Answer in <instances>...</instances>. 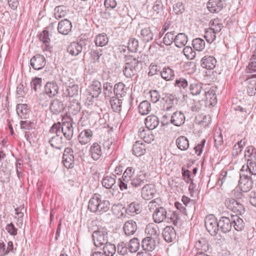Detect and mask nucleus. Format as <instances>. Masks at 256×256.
<instances>
[{
	"mask_svg": "<svg viewBox=\"0 0 256 256\" xmlns=\"http://www.w3.org/2000/svg\"><path fill=\"white\" fill-rule=\"evenodd\" d=\"M162 205V202L158 198L151 200L148 204V209L152 212V220L156 224L166 222L168 218V213Z\"/></svg>",
	"mask_w": 256,
	"mask_h": 256,
	"instance_id": "1",
	"label": "nucleus"
},
{
	"mask_svg": "<svg viewBox=\"0 0 256 256\" xmlns=\"http://www.w3.org/2000/svg\"><path fill=\"white\" fill-rule=\"evenodd\" d=\"M125 61V66L123 70L124 74L126 78H132L140 70L138 64L140 61L138 60V58L132 56H126Z\"/></svg>",
	"mask_w": 256,
	"mask_h": 256,
	"instance_id": "2",
	"label": "nucleus"
},
{
	"mask_svg": "<svg viewBox=\"0 0 256 256\" xmlns=\"http://www.w3.org/2000/svg\"><path fill=\"white\" fill-rule=\"evenodd\" d=\"M50 132L52 134H56V136L52 137L50 140L51 146L58 150H61L64 147L62 137L64 136L63 127L60 122L54 124L50 128Z\"/></svg>",
	"mask_w": 256,
	"mask_h": 256,
	"instance_id": "3",
	"label": "nucleus"
},
{
	"mask_svg": "<svg viewBox=\"0 0 256 256\" xmlns=\"http://www.w3.org/2000/svg\"><path fill=\"white\" fill-rule=\"evenodd\" d=\"M92 238L96 246L99 247L104 245L108 242V232L104 228H98L94 232Z\"/></svg>",
	"mask_w": 256,
	"mask_h": 256,
	"instance_id": "4",
	"label": "nucleus"
},
{
	"mask_svg": "<svg viewBox=\"0 0 256 256\" xmlns=\"http://www.w3.org/2000/svg\"><path fill=\"white\" fill-rule=\"evenodd\" d=\"M216 89V87L204 84V94L202 98V100L206 101L210 106H215L217 103Z\"/></svg>",
	"mask_w": 256,
	"mask_h": 256,
	"instance_id": "5",
	"label": "nucleus"
},
{
	"mask_svg": "<svg viewBox=\"0 0 256 256\" xmlns=\"http://www.w3.org/2000/svg\"><path fill=\"white\" fill-rule=\"evenodd\" d=\"M206 230L211 236H216L219 230L218 222L216 218L212 214L206 216L204 221Z\"/></svg>",
	"mask_w": 256,
	"mask_h": 256,
	"instance_id": "6",
	"label": "nucleus"
},
{
	"mask_svg": "<svg viewBox=\"0 0 256 256\" xmlns=\"http://www.w3.org/2000/svg\"><path fill=\"white\" fill-rule=\"evenodd\" d=\"M104 5L106 8V12L104 13L105 18L106 19H116L118 14L114 10L118 5L116 0H105Z\"/></svg>",
	"mask_w": 256,
	"mask_h": 256,
	"instance_id": "7",
	"label": "nucleus"
},
{
	"mask_svg": "<svg viewBox=\"0 0 256 256\" xmlns=\"http://www.w3.org/2000/svg\"><path fill=\"white\" fill-rule=\"evenodd\" d=\"M254 182L250 176L246 174L240 173L239 186L243 192H248L252 188Z\"/></svg>",
	"mask_w": 256,
	"mask_h": 256,
	"instance_id": "8",
	"label": "nucleus"
},
{
	"mask_svg": "<svg viewBox=\"0 0 256 256\" xmlns=\"http://www.w3.org/2000/svg\"><path fill=\"white\" fill-rule=\"evenodd\" d=\"M72 143V141H70L66 144L68 146L65 148V153L68 154L67 158H65V168H72L74 165L73 153L74 148H76V146Z\"/></svg>",
	"mask_w": 256,
	"mask_h": 256,
	"instance_id": "9",
	"label": "nucleus"
},
{
	"mask_svg": "<svg viewBox=\"0 0 256 256\" xmlns=\"http://www.w3.org/2000/svg\"><path fill=\"white\" fill-rule=\"evenodd\" d=\"M148 173L144 170H140L137 176L132 178L130 184L132 186L138 188L148 182Z\"/></svg>",
	"mask_w": 256,
	"mask_h": 256,
	"instance_id": "10",
	"label": "nucleus"
},
{
	"mask_svg": "<svg viewBox=\"0 0 256 256\" xmlns=\"http://www.w3.org/2000/svg\"><path fill=\"white\" fill-rule=\"evenodd\" d=\"M39 40L42 43V48L45 51H50L52 48L50 46V38L49 32L44 30L38 34Z\"/></svg>",
	"mask_w": 256,
	"mask_h": 256,
	"instance_id": "11",
	"label": "nucleus"
},
{
	"mask_svg": "<svg viewBox=\"0 0 256 256\" xmlns=\"http://www.w3.org/2000/svg\"><path fill=\"white\" fill-rule=\"evenodd\" d=\"M162 101L164 102L163 110L165 111H168L174 108V102L176 101V98L174 95L166 94L162 95Z\"/></svg>",
	"mask_w": 256,
	"mask_h": 256,
	"instance_id": "12",
	"label": "nucleus"
},
{
	"mask_svg": "<svg viewBox=\"0 0 256 256\" xmlns=\"http://www.w3.org/2000/svg\"><path fill=\"white\" fill-rule=\"evenodd\" d=\"M148 237L160 240V231L158 226L154 223H150L146 226L145 230Z\"/></svg>",
	"mask_w": 256,
	"mask_h": 256,
	"instance_id": "13",
	"label": "nucleus"
},
{
	"mask_svg": "<svg viewBox=\"0 0 256 256\" xmlns=\"http://www.w3.org/2000/svg\"><path fill=\"white\" fill-rule=\"evenodd\" d=\"M224 2L222 0H209L207 8L211 13H218L224 7Z\"/></svg>",
	"mask_w": 256,
	"mask_h": 256,
	"instance_id": "14",
	"label": "nucleus"
},
{
	"mask_svg": "<svg viewBox=\"0 0 256 256\" xmlns=\"http://www.w3.org/2000/svg\"><path fill=\"white\" fill-rule=\"evenodd\" d=\"M30 64L35 70H40L46 64L45 58L41 54H36L30 59Z\"/></svg>",
	"mask_w": 256,
	"mask_h": 256,
	"instance_id": "15",
	"label": "nucleus"
},
{
	"mask_svg": "<svg viewBox=\"0 0 256 256\" xmlns=\"http://www.w3.org/2000/svg\"><path fill=\"white\" fill-rule=\"evenodd\" d=\"M159 240L147 236L142 240V246L144 250L152 252L155 248L156 246L159 244Z\"/></svg>",
	"mask_w": 256,
	"mask_h": 256,
	"instance_id": "16",
	"label": "nucleus"
},
{
	"mask_svg": "<svg viewBox=\"0 0 256 256\" xmlns=\"http://www.w3.org/2000/svg\"><path fill=\"white\" fill-rule=\"evenodd\" d=\"M241 174H246L249 176H256V163L254 160H248L247 164L244 165L241 170Z\"/></svg>",
	"mask_w": 256,
	"mask_h": 256,
	"instance_id": "17",
	"label": "nucleus"
},
{
	"mask_svg": "<svg viewBox=\"0 0 256 256\" xmlns=\"http://www.w3.org/2000/svg\"><path fill=\"white\" fill-rule=\"evenodd\" d=\"M232 218L226 216L221 217L218 221L219 230L224 232L226 233L230 231L232 228Z\"/></svg>",
	"mask_w": 256,
	"mask_h": 256,
	"instance_id": "18",
	"label": "nucleus"
},
{
	"mask_svg": "<svg viewBox=\"0 0 256 256\" xmlns=\"http://www.w3.org/2000/svg\"><path fill=\"white\" fill-rule=\"evenodd\" d=\"M90 154L94 160H97L102 156V150L100 144L94 142L90 146Z\"/></svg>",
	"mask_w": 256,
	"mask_h": 256,
	"instance_id": "19",
	"label": "nucleus"
},
{
	"mask_svg": "<svg viewBox=\"0 0 256 256\" xmlns=\"http://www.w3.org/2000/svg\"><path fill=\"white\" fill-rule=\"evenodd\" d=\"M155 192L156 190L154 185L146 184L142 189V196L146 200H149L153 198Z\"/></svg>",
	"mask_w": 256,
	"mask_h": 256,
	"instance_id": "20",
	"label": "nucleus"
},
{
	"mask_svg": "<svg viewBox=\"0 0 256 256\" xmlns=\"http://www.w3.org/2000/svg\"><path fill=\"white\" fill-rule=\"evenodd\" d=\"M201 65L202 68L208 69H214L216 64V60L215 58L212 56H206L203 57L201 60Z\"/></svg>",
	"mask_w": 256,
	"mask_h": 256,
	"instance_id": "21",
	"label": "nucleus"
},
{
	"mask_svg": "<svg viewBox=\"0 0 256 256\" xmlns=\"http://www.w3.org/2000/svg\"><path fill=\"white\" fill-rule=\"evenodd\" d=\"M162 234L164 240L168 242H172L176 238V231L170 226H166L164 229Z\"/></svg>",
	"mask_w": 256,
	"mask_h": 256,
	"instance_id": "22",
	"label": "nucleus"
},
{
	"mask_svg": "<svg viewBox=\"0 0 256 256\" xmlns=\"http://www.w3.org/2000/svg\"><path fill=\"white\" fill-rule=\"evenodd\" d=\"M73 124L71 118L68 116L67 114H65V138L70 140L74 134Z\"/></svg>",
	"mask_w": 256,
	"mask_h": 256,
	"instance_id": "23",
	"label": "nucleus"
},
{
	"mask_svg": "<svg viewBox=\"0 0 256 256\" xmlns=\"http://www.w3.org/2000/svg\"><path fill=\"white\" fill-rule=\"evenodd\" d=\"M92 136V132L90 129H86L80 134L78 140L81 144H86L91 140Z\"/></svg>",
	"mask_w": 256,
	"mask_h": 256,
	"instance_id": "24",
	"label": "nucleus"
},
{
	"mask_svg": "<svg viewBox=\"0 0 256 256\" xmlns=\"http://www.w3.org/2000/svg\"><path fill=\"white\" fill-rule=\"evenodd\" d=\"M185 116L184 114L180 111H176L171 116L170 122L176 126H180L185 122Z\"/></svg>",
	"mask_w": 256,
	"mask_h": 256,
	"instance_id": "25",
	"label": "nucleus"
},
{
	"mask_svg": "<svg viewBox=\"0 0 256 256\" xmlns=\"http://www.w3.org/2000/svg\"><path fill=\"white\" fill-rule=\"evenodd\" d=\"M82 42H72L67 48V52L72 56L78 55L82 49Z\"/></svg>",
	"mask_w": 256,
	"mask_h": 256,
	"instance_id": "26",
	"label": "nucleus"
},
{
	"mask_svg": "<svg viewBox=\"0 0 256 256\" xmlns=\"http://www.w3.org/2000/svg\"><path fill=\"white\" fill-rule=\"evenodd\" d=\"M144 123L146 128L152 130L158 126L159 119L155 115H150L146 118Z\"/></svg>",
	"mask_w": 256,
	"mask_h": 256,
	"instance_id": "27",
	"label": "nucleus"
},
{
	"mask_svg": "<svg viewBox=\"0 0 256 256\" xmlns=\"http://www.w3.org/2000/svg\"><path fill=\"white\" fill-rule=\"evenodd\" d=\"M138 136L141 139L147 143H150L154 138V136L151 134L150 130L144 128V127L140 128Z\"/></svg>",
	"mask_w": 256,
	"mask_h": 256,
	"instance_id": "28",
	"label": "nucleus"
},
{
	"mask_svg": "<svg viewBox=\"0 0 256 256\" xmlns=\"http://www.w3.org/2000/svg\"><path fill=\"white\" fill-rule=\"evenodd\" d=\"M123 229L126 236L133 235L137 230L136 224L133 220H128L124 224Z\"/></svg>",
	"mask_w": 256,
	"mask_h": 256,
	"instance_id": "29",
	"label": "nucleus"
},
{
	"mask_svg": "<svg viewBox=\"0 0 256 256\" xmlns=\"http://www.w3.org/2000/svg\"><path fill=\"white\" fill-rule=\"evenodd\" d=\"M146 148L144 143L136 141L133 146L132 154L136 156H140L146 153Z\"/></svg>",
	"mask_w": 256,
	"mask_h": 256,
	"instance_id": "30",
	"label": "nucleus"
},
{
	"mask_svg": "<svg viewBox=\"0 0 256 256\" xmlns=\"http://www.w3.org/2000/svg\"><path fill=\"white\" fill-rule=\"evenodd\" d=\"M154 33L150 27L142 28L140 32V38L145 42H148L152 40Z\"/></svg>",
	"mask_w": 256,
	"mask_h": 256,
	"instance_id": "31",
	"label": "nucleus"
},
{
	"mask_svg": "<svg viewBox=\"0 0 256 256\" xmlns=\"http://www.w3.org/2000/svg\"><path fill=\"white\" fill-rule=\"evenodd\" d=\"M232 225L234 229L238 231H240L244 228V222L242 219L237 215H232Z\"/></svg>",
	"mask_w": 256,
	"mask_h": 256,
	"instance_id": "32",
	"label": "nucleus"
},
{
	"mask_svg": "<svg viewBox=\"0 0 256 256\" xmlns=\"http://www.w3.org/2000/svg\"><path fill=\"white\" fill-rule=\"evenodd\" d=\"M44 90L52 98L58 93V87L56 83L48 82L44 86Z\"/></svg>",
	"mask_w": 256,
	"mask_h": 256,
	"instance_id": "33",
	"label": "nucleus"
},
{
	"mask_svg": "<svg viewBox=\"0 0 256 256\" xmlns=\"http://www.w3.org/2000/svg\"><path fill=\"white\" fill-rule=\"evenodd\" d=\"M128 88H126L125 85L122 82H118L116 84L114 88V92L118 97L122 98L124 96Z\"/></svg>",
	"mask_w": 256,
	"mask_h": 256,
	"instance_id": "34",
	"label": "nucleus"
},
{
	"mask_svg": "<svg viewBox=\"0 0 256 256\" xmlns=\"http://www.w3.org/2000/svg\"><path fill=\"white\" fill-rule=\"evenodd\" d=\"M68 112L69 114H76L80 110V108L78 100L73 98L72 100H69V104H67Z\"/></svg>",
	"mask_w": 256,
	"mask_h": 256,
	"instance_id": "35",
	"label": "nucleus"
},
{
	"mask_svg": "<svg viewBox=\"0 0 256 256\" xmlns=\"http://www.w3.org/2000/svg\"><path fill=\"white\" fill-rule=\"evenodd\" d=\"M188 42V36L184 33L178 34L174 38V43L178 48H182Z\"/></svg>",
	"mask_w": 256,
	"mask_h": 256,
	"instance_id": "36",
	"label": "nucleus"
},
{
	"mask_svg": "<svg viewBox=\"0 0 256 256\" xmlns=\"http://www.w3.org/2000/svg\"><path fill=\"white\" fill-rule=\"evenodd\" d=\"M64 109L62 102L58 99L54 100L50 106V110L54 114H58Z\"/></svg>",
	"mask_w": 256,
	"mask_h": 256,
	"instance_id": "37",
	"label": "nucleus"
},
{
	"mask_svg": "<svg viewBox=\"0 0 256 256\" xmlns=\"http://www.w3.org/2000/svg\"><path fill=\"white\" fill-rule=\"evenodd\" d=\"M100 202V198L98 196H94L91 198L89 201L88 208L93 212H97L98 210L99 202Z\"/></svg>",
	"mask_w": 256,
	"mask_h": 256,
	"instance_id": "38",
	"label": "nucleus"
},
{
	"mask_svg": "<svg viewBox=\"0 0 256 256\" xmlns=\"http://www.w3.org/2000/svg\"><path fill=\"white\" fill-rule=\"evenodd\" d=\"M108 38L106 34L102 33L96 36L94 38V42L96 46H103L107 44Z\"/></svg>",
	"mask_w": 256,
	"mask_h": 256,
	"instance_id": "39",
	"label": "nucleus"
},
{
	"mask_svg": "<svg viewBox=\"0 0 256 256\" xmlns=\"http://www.w3.org/2000/svg\"><path fill=\"white\" fill-rule=\"evenodd\" d=\"M178 148L182 150H186L189 146V142L187 138L184 136L178 137L176 140Z\"/></svg>",
	"mask_w": 256,
	"mask_h": 256,
	"instance_id": "40",
	"label": "nucleus"
},
{
	"mask_svg": "<svg viewBox=\"0 0 256 256\" xmlns=\"http://www.w3.org/2000/svg\"><path fill=\"white\" fill-rule=\"evenodd\" d=\"M90 94L93 98H97L102 92L101 84L99 82H94L90 88Z\"/></svg>",
	"mask_w": 256,
	"mask_h": 256,
	"instance_id": "41",
	"label": "nucleus"
},
{
	"mask_svg": "<svg viewBox=\"0 0 256 256\" xmlns=\"http://www.w3.org/2000/svg\"><path fill=\"white\" fill-rule=\"evenodd\" d=\"M162 77L166 81L172 80L174 77V70L169 67H165L160 72Z\"/></svg>",
	"mask_w": 256,
	"mask_h": 256,
	"instance_id": "42",
	"label": "nucleus"
},
{
	"mask_svg": "<svg viewBox=\"0 0 256 256\" xmlns=\"http://www.w3.org/2000/svg\"><path fill=\"white\" fill-rule=\"evenodd\" d=\"M116 176L112 174L110 176H106L102 181V186L106 188H110L116 183Z\"/></svg>",
	"mask_w": 256,
	"mask_h": 256,
	"instance_id": "43",
	"label": "nucleus"
},
{
	"mask_svg": "<svg viewBox=\"0 0 256 256\" xmlns=\"http://www.w3.org/2000/svg\"><path fill=\"white\" fill-rule=\"evenodd\" d=\"M102 251L106 256H113L116 253V247L114 244L108 242L104 244Z\"/></svg>",
	"mask_w": 256,
	"mask_h": 256,
	"instance_id": "44",
	"label": "nucleus"
},
{
	"mask_svg": "<svg viewBox=\"0 0 256 256\" xmlns=\"http://www.w3.org/2000/svg\"><path fill=\"white\" fill-rule=\"evenodd\" d=\"M189 88L192 95L197 96L200 94L202 90H204V86L201 83L194 82L190 84Z\"/></svg>",
	"mask_w": 256,
	"mask_h": 256,
	"instance_id": "45",
	"label": "nucleus"
},
{
	"mask_svg": "<svg viewBox=\"0 0 256 256\" xmlns=\"http://www.w3.org/2000/svg\"><path fill=\"white\" fill-rule=\"evenodd\" d=\"M138 110L142 115L147 114L151 110L150 103L148 100L142 101L139 104Z\"/></svg>",
	"mask_w": 256,
	"mask_h": 256,
	"instance_id": "46",
	"label": "nucleus"
},
{
	"mask_svg": "<svg viewBox=\"0 0 256 256\" xmlns=\"http://www.w3.org/2000/svg\"><path fill=\"white\" fill-rule=\"evenodd\" d=\"M209 26L210 28H212L216 33L220 32L223 27L222 24L220 22V20L218 18L212 20L209 23Z\"/></svg>",
	"mask_w": 256,
	"mask_h": 256,
	"instance_id": "47",
	"label": "nucleus"
},
{
	"mask_svg": "<svg viewBox=\"0 0 256 256\" xmlns=\"http://www.w3.org/2000/svg\"><path fill=\"white\" fill-rule=\"evenodd\" d=\"M122 103V100H120L118 98L114 96H112L110 100V104L112 108L115 112H120Z\"/></svg>",
	"mask_w": 256,
	"mask_h": 256,
	"instance_id": "48",
	"label": "nucleus"
},
{
	"mask_svg": "<svg viewBox=\"0 0 256 256\" xmlns=\"http://www.w3.org/2000/svg\"><path fill=\"white\" fill-rule=\"evenodd\" d=\"M195 247L198 250L206 252L209 249V244L204 238H201L196 242Z\"/></svg>",
	"mask_w": 256,
	"mask_h": 256,
	"instance_id": "49",
	"label": "nucleus"
},
{
	"mask_svg": "<svg viewBox=\"0 0 256 256\" xmlns=\"http://www.w3.org/2000/svg\"><path fill=\"white\" fill-rule=\"evenodd\" d=\"M194 48L198 51H202L205 48V42L200 38H196L192 40V43Z\"/></svg>",
	"mask_w": 256,
	"mask_h": 256,
	"instance_id": "50",
	"label": "nucleus"
},
{
	"mask_svg": "<svg viewBox=\"0 0 256 256\" xmlns=\"http://www.w3.org/2000/svg\"><path fill=\"white\" fill-rule=\"evenodd\" d=\"M216 34L212 28H208L205 30L204 37L208 42L210 44L216 40Z\"/></svg>",
	"mask_w": 256,
	"mask_h": 256,
	"instance_id": "51",
	"label": "nucleus"
},
{
	"mask_svg": "<svg viewBox=\"0 0 256 256\" xmlns=\"http://www.w3.org/2000/svg\"><path fill=\"white\" fill-rule=\"evenodd\" d=\"M140 248V240L137 238H134L130 240L128 244V250L130 252H136Z\"/></svg>",
	"mask_w": 256,
	"mask_h": 256,
	"instance_id": "52",
	"label": "nucleus"
},
{
	"mask_svg": "<svg viewBox=\"0 0 256 256\" xmlns=\"http://www.w3.org/2000/svg\"><path fill=\"white\" fill-rule=\"evenodd\" d=\"M50 98L51 97H50V96L45 92L40 93L38 97L39 104L42 106H48Z\"/></svg>",
	"mask_w": 256,
	"mask_h": 256,
	"instance_id": "53",
	"label": "nucleus"
},
{
	"mask_svg": "<svg viewBox=\"0 0 256 256\" xmlns=\"http://www.w3.org/2000/svg\"><path fill=\"white\" fill-rule=\"evenodd\" d=\"M134 173V169L132 167H128L124 171L122 176V179L126 182L130 180Z\"/></svg>",
	"mask_w": 256,
	"mask_h": 256,
	"instance_id": "54",
	"label": "nucleus"
},
{
	"mask_svg": "<svg viewBox=\"0 0 256 256\" xmlns=\"http://www.w3.org/2000/svg\"><path fill=\"white\" fill-rule=\"evenodd\" d=\"M175 36L174 32H167L163 38L164 43L166 46L170 45L174 41V42Z\"/></svg>",
	"mask_w": 256,
	"mask_h": 256,
	"instance_id": "55",
	"label": "nucleus"
},
{
	"mask_svg": "<svg viewBox=\"0 0 256 256\" xmlns=\"http://www.w3.org/2000/svg\"><path fill=\"white\" fill-rule=\"evenodd\" d=\"M138 46V42L135 38H130L129 39L128 48L132 52H136Z\"/></svg>",
	"mask_w": 256,
	"mask_h": 256,
	"instance_id": "56",
	"label": "nucleus"
},
{
	"mask_svg": "<svg viewBox=\"0 0 256 256\" xmlns=\"http://www.w3.org/2000/svg\"><path fill=\"white\" fill-rule=\"evenodd\" d=\"M140 209V205L138 202H132L130 204L126 209V212L130 214L138 213Z\"/></svg>",
	"mask_w": 256,
	"mask_h": 256,
	"instance_id": "57",
	"label": "nucleus"
},
{
	"mask_svg": "<svg viewBox=\"0 0 256 256\" xmlns=\"http://www.w3.org/2000/svg\"><path fill=\"white\" fill-rule=\"evenodd\" d=\"M16 110L18 114L22 118L28 112V106L26 104H18Z\"/></svg>",
	"mask_w": 256,
	"mask_h": 256,
	"instance_id": "58",
	"label": "nucleus"
},
{
	"mask_svg": "<svg viewBox=\"0 0 256 256\" xmlns=\"http://www.w3.org/2000/svg\"><path fill=\"white\" fill-rule=\"evenodd\" d=\"M183 52L186 57L188 60H192L196 56V52L190 46H186L183 50Z\"/></svg>",
	"mask_w": 256,
	"mask_h": 256,
	"instance_id": "59",
	"label": "nucleus"
},
{
	"mask_svg": "<svg viewBox=\"0 0 256 256\" xmlns=\"http://www.w3.org/2000/svg\"><path fill=\"white\" fill-rule=\"evenodd\" d=\"M98 210V213L104 212H107L110 208V202L108 200H102L99 202Z\"/></svg>",
	"mask_w": 256,
	"mask_h": 256,
	"instance_id": "60",
	"label": "nucleus"
},
{
	"mask_svg": "<svg viewBox=\"0 0 256 256\" xmlns=\"http://www.w3.org/2000/svg\"><path fill=\"white\" fill-rule=\"evenodd\" d=\"M244 156L246 158H250V160H256V150L253 146H249L245 151Z\"/></svg>",
	"mask_w": 256,
	"mask_h": 256,
	"instance_id": "61",
	"label": "nucleus"
},
{
	"mask_svg": "<svg viewBox=\"0 0 256 256\" xmlns=\"http://www.w3.org/2000/svg\"><path fill=\"white\" fill-rule=\"evenodd\" d=\"M78 86L77 84H72V86H69L66 90L68 96L72 98H74L78 94Z\"/></svg>",
	"mask_w": 256,
	"mask_h": 256,
	"instance_id": "62",
	"label": "nucleus"
},
{
	"mask_svg": "<svg viewBox=\"0 0 256 256\" xmlns=\"http://www.w3.org/2000/svg\"><path fill=\"white\" fill-rule=\"evenodd\" d=\"M247 92L250 96H254L256 93V80H250L247 88Z\"/></svg>",
	"mask_w": 256,
	"mask_h": 256,
	"instance_id": "63",
	"label": "nucleus"
},
{
	"mask_svg": "<svg viewBox=\"0 0 256 256\" xmlns=\"http://www.w3.org/2000/svg\"><path fill=\"white\" fill-rule=\"evenodd\" d=\"M118 16H119L120 17H124L128 14V9L126 5L119 6L118 8L116 11Z\"/></svg>",
	"mask_w": 256,
	"mask_h": 256,
	"instance_id": "64",
	"label": "nucleus"
}]
</instances>
